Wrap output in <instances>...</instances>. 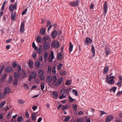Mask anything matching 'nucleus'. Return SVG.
Wrapping results in <instances>:
<instances>
[{"instance_id": "obj_32", "label": "nucleus", "mask_w": 122, "mask_h": 122, "mask_svg": "<svg viewBox=\"0 0 122 122\" xmlns=\"http://www.w3.org/2000/svg\"><path fill=\"white\" fill-rule=\"evenodd\" d=\"M63 80V78L62 77H60L58 80L57 81L58 85L61 84L62 83Z\"/></svg>"}, {"instance_id": "obj_47", "label": "nucleus", "mask_w": 122, "mask_h": 122, "mask_svg": "<svg viewBox=\"0 0 122 122\" xmlns=\"http://www.w3.org/2000/svg\"><path fill=\"white\" fill-rule=\"evenodd\" d=\"M49 39V37L48 36H44L43 38V40L45 42H46V41L48 40Z\"/></svg>"}, {"instance_id": "obj_50", "label": "nucleus", "mask_w": 122, "mask_h": 122, "mask_svg": "<svg viewBox=\"0 0 122 122\" xmlns=\"http://www.w3.org/2000/svg\"><path fill=\"white\" fill-rule=\"evenodd\" d=\"M71 80H67L66 83V85H69L71 84Z\"/></svg>"}, {"instance_id": "obj_40", "label": "nucleus", "mask_w": 122, "mask_h": 122, "mask_svg": "<svg viewBox=\"0 0 122 122\" xmlns=\"http://www.w3.org/2000/svg\"><path fill=\"white\" fill-rule=\"evenodd\" d=\"M51 71V67L49 65L47 70V73H50Z\"/></svg>"}, {"instance_id": "obj_55", "label": "nucleus", "mask_w": 122, "mask_h": 122, "mask_svg": "<svg viewBox=\"0 0 122 122\" xmlns=\"http://www.w3.org/2000/svg\"><path fill=\"white\" fill-rule=\"evenodd\" d=\"M68 100L70 102H72L74 100V99H73L71 96H69L68 97Z\"/></svg>"}, {"instance_id": "obj_41", "label": "nucleus", "mask_w": 122, "mask_h": 122, "mask_svg": "<svg viewBox=\"0 0 122 122\" xmlns=\"http://www.w3.org/2000/svg\"><path fill=\"white\" fill-rule=\"evenodd\" d=\"M66 73V71L64 70L61 71L60 72V74L61 76H64Z\"/></svg>"}, {"instance_id": "obj_60", "label": "nucleus", "mask_w": 122, "mask_h": 122, "mask_svg": "<svg viewBox=\"0 0 122 122\" xmlns=\"http://www.w3.org/2000/svg\"><path fill=\"white\" fill-rule=\"evenodd\" d=\"M52 72L53 74H55L56 73V67L55 66H54L53 67L52 69Z\"/></svg>"}, {"instance_id": "obj_25", "label": "nucleus", "mask_w": 122, "mask_h": 122, "mask_svg": "<svg viewBox=\"0 0 122 122\" xmlns=\"http://www.w3.org/2000/svg\"><path fill=\"white\" fill-rule=\"evenodd\" d=\"M111 51L110 49L109 48H106L105 50V53L107 56L110 54Z\"/></svg>"}, {"instance_id": "obj_16", "label": "nucleus", "mask_w": 122, "mask_h": 122, "mask_svg": "<svg viewBox=\"0 0 122 122\" xmlns=\"http://www.w3.org/2000/svg\"><path fill=\"white\" fill-rule=\"evenodd\" d=\"M13 70L12 68L10 66L7 67L5 69V71L6 72H12Z\"/></svg>"}, {"instance_id": "obj_11", "label": "nucleus", "mask_w": 122, "mask_h": 122, "mask_svg": "<svg viewBox=\"0 0 122 122\" xmlns=\"http://www.w3.org/2000/svg\"><path fill=\"white\" fill-rule=\"evenodd\" d=\"M50 43L48 42H46L44 44L43 48L45 50H47L49 49L50 47Z\"/></svg>"}, {"instance_id": "obj_63", "label": "nucleus", "mask_w": 122, "mask_h": 122, "mask_svg": "<svg viewBox=\"0 0 122 122\" xmlns=\"http://www.w3.org/2000/svg\"><path fill=\"white\" fill-rule=\"evenodd\" d=\"M17 66V64L15 62H14L12 64V66L13 68H15Z\"/></svg>"}, {"instance_id": "obj_62", "label": "nucleus", "mask_w": 122, "mask_h": 122, "mask_svg": "<svg viewBox=\"0 0 122 122\" xmlns=\"http://www.w3.org/2000/svg\"><path fill=\"white\" fill-rule=\"evenodd\" d=\"M72 108L75 110H76L77 108V107L76 104H74Z\"/></svg>"}, {"instance_id": "obj_34", "label": "nucleus", "mask_w": 122, "mask_h": 122, "mask_svg": "<svg viewBox=\"0 0 122 122\" xmlns=\"http://www.w3.org/2000/svg\"><path fill=\"white\" fill-rule=\"evenodd\" d=\"M12 76L11 75H10L9 77L8 80V81L7 83H11L12 82Z\"/></svg>"}, {"instance_id": "obj_14", "label": "nucleus", "mask_w": 122, "mask_h": 122, "mask_svg": "<svg viewBox=\"0 0 122 122\" xmlns=\"http://www.w3.org/2000/svg\"><path fill=\"white\" fill-rule=\"evenodd\" d=\"M113 117L112 115H109L106 117L105 119V122H109L112 121L113 119Z\"/></svg>"}, {"instance_id": "obj_12", "label": "nucleus", "mask_w": 122, "mask_h": 122, "mask_svg": "<svg viewBox=\"0 0 122 122\" xmlns=\"http://www.w3.org/2000/svg\"><path fill=\"white\" fill-rule=\"evenodd\" d=\"M17 6H15L14 5L11 4L9 7V10L11 13L13 12V11L14 9H17Z\"/></svg>"}, {"instance_id": "obj_61", "label": "nucleus", "mask_w": 122, "mask_h": 122, "mask_svg": "<svg viewBox=\"0 0 122 122\" xmlns=\"http://www.w3.org/2000/svg\"><path fill=\"white\" fill-rule=\"evenodd\" d=\"M21 67L19 65L18 66V67H17V70L18 72H20V71L21 70Z\"/></svg>"}, {"instance_id": "obj_31", "label": "nucleus", "mask_w": 122, "mask_h": 122, "mask_svg": "<svg viewBox=\"0 0 122 122\" xmlns=\"http://www.w3.org/2000/svg\"><path fill=\"white\" fill-rule=\"evenodd\" d=\"M109 69L108 67H105L103 71V73L105 74L107 73L109 71Z\"/></svg>"}, {"instance_id": "obj_27", "label": "nucleus", "mask_w": 122, "mask_h": 122, "mask_svg": "<svg viewBox=\"0 0 122 122\" xmlns=\"http://www.w3.org/2000/svg\"><path fill=\"white\" fill-rule=\"evenodd\" d=\"M35 64L36 66L37 67H40V62L38 60H36L35 61Z\"/></svg>"}, {"instance_id": "obj_48", "label": "nucleus", "mask_w": 122, "mask_h": 122, "mask_svg": "<svg viewBox=\"0 0 122 122\" xmlns=\"http://www.w3.org/2000/svg\"><path fill=\"white\" fill-rule=\"evenodd\" d=\"M18 102L20 104H23L25 102L22 99H19L18 100Z\"/></svg>"}, {"instance_id": "obj_42", "label": "nucleus", "mask_w": 122, "mask_h": 122, "mask_svg": "<svg viewBox=\"0 0 122 122\" xmlns=\"http://www.w3.org/2000/svg\"><path fill=\"white\" fill-rule=\"evenodd\" d=\"M72 92L75 96H77L78 95V92L76 90L72 89Z\"/></svg>"}, {"instance_id": "obj_33", "label": "nucleus", "mask_w": 122, "mask_h": 122, "mask_svg": "<svg viewBox=\"0 0 122 122\" xmlns=\"http://www.w3.org/2000/svg\"><path fill=\"white\" fill-rule=\"evenodd\" d=\"M41 38L40 36H38L36 38V40L38 43L40 42H41Z\"/></svg>"}, {"instance_id": "obj_19", "label": "nucleus", "mask_w": 122, "mask_h": 122, "mask_svg": "<svg viewBox=\"0 0 122 122\" xmlns=\"http://www.w3.org/2000/svg\"><path fill=\"white\" fill-rule=\"evenodd\" d=\"M11 18L12 20L13 21L15 20L16 19V12L11 13Z\"/></svg>"}, {"instance_id": "obj_44", "label": "nucleus", "mask_w": 122, "mask_h": 122, "mask_svg": "<svg viewBox=\"0 0 122 122\" xmlns=\"http://www.w3.org/2000/svg\"><path fill=\"white\" fill-rule=\"evenodd\" d=\"M6 3V0H5L3 4H2L1 7V10H3L4 9V7Z\"/></svg>"}, {"instance_id": "obj_28", "label": "nucleus", "mask_w": 122, "mask_h": 122, "mask_svg": "<svg viewBox=\"0 0 122 122\" xmlns=\"http://www.w3.org/2000/svg\"><path fill=\"white\" fill-rule=\"evenodd\" d=\"M46 30V29L44 28H42L40 31L41 34L42 35H44L45 33Z\"/></svg>"}, {"instance_id": "obj_21", "label": "nucleus", "mask_w": 122, "mask_h": 122, "mask_svg": "<svg viewBox=\"0 0 122 122\" xmlns=\"http://www.w3.org/2000/svg\"><path fill=\"white\" fill-rule=\"evenodd\" d=\"M53 38H56L57 35V32L56 30H54L52 32L51 34Z\"/></svg>"}, {"instance_id": "obj_36", "label": "nucleus", "mask_w": 122, "mask_h": 122, "mask_svg": "<svg viewBox=\"0 0 122 122\" xmlns=\"http://www.w3.org/2000/svg\"><path fill=\"white\" fill-rule=\"evenodd\" d=\"M36 114L34 113L32 114L31 115L32 119L33 121H35L36 119Z\"/></svg>"}, {"instance_id": "obj_6", "label": "nucleus", "mask_w": 122, "mask_h": 122, "mask_svg": "<svg viewBox=\"0 0 122 122\" xmlns=\"http://www.w3.org/2000/svg\"><path fill=\"white\" fill-rule=\"evenodd\" d=\"M52 80V77L51 76H49L46 78V81L50 86H52V84L51 83Z\"/></svg>"}, {"instance_id": "obj_29", "label": "nucleus", "mask_w": 122, "mask_h": 122, "mask_svg": "<svg viewBox=\"0 0 122 122\" xmlns=\"http://www.w3.org/2000/svg\"><path fill=\"white\" fill-rule=\"evenodd\" d=\"M28 64L30 67V68H32L33 67V63L32 60H30Z\"/></svg>"}, {"instance_id": "obj_38", "label": "nucleus", "mask_w": 122, "mask_h": 122, "mask_svg": "<svg viewBox=\"0 0 122 122\" xmlns=\"http://www.w3.org/2000/svg\"><path fill=\"white\" fill-rule=\"evenodd\" d=\"M4 67L5 66L4 65L0 66V74L2 73V71L4 69Z\"/></svg>"}, {"instance_id": "obj_37", "label": "nucleus", "mask_w": 122, "mask_h": 122, "mask_svg": "<svg viewBox=\"0 0 122 122\" xmlns=\"http://www.w3.org/2000/svg\"><path fill=\"white\" fill-rule=\"evenodd\" d=\"M7 76V74L6 73H4V75H2L1 78V80L3 81L5 79Z\"/></svg>"}, {"instance_id": "obj_5", "label": "nucleus", "mask_w": 122, "mask_h": 122, "mask_svg": "<svg viewBox=\"0 0 122 122\" xmlns=\"http://www.w3.org/2000/svg\"><path fill=\"white\" fill-rule=\"evenodd\" d=\"M37 75L36 72L35 71L32 72L30 73V76L29 78V81H31L32 79H35Z\"/></svg>"}, {"instance_id": "obj_51", "label": "nucleus", "mask_w": 122, "mask_h": 122, "mask_svg": "<svg viewBox=\"0 0 122 122\" xmlns=\"http://www.w3.org/2000/svg\"><path fill=\"white\" fill-rule=\"evenodd\" d=\"M18 81L17 80L15 79L13 81V85L17 86L18 85Z\"/></svg>"}, {"instance_id": "obj_20", "label": "nucleus", "mask_w": 122, "mask_h": 122, "mask_svg": "<svg viewBox=\"0 0 122 122\" xmlns=\"http://www.w3.org/2000/svg\"><path fill=\"white\" fill-rule=\"evenodd\" d=\"M91 51L93 54L92 57H93L95 56V49L94 46L92 45L91 46Z\"/></svg>"}, {"instance_id": "obj_49", "label": "nucleus", "mask_w": 122, "mask_h": 122, "mask_svg": "<svg viewBox=\"0 0 122 122\" xmlns=\"http://www.w3.org/2000/svg\"><path fill=\"white\" fill-rule=\"evenodd\" d=\"M6 102L5 101H3L1 102L0 104V108H2L3 107L5 104Z\"/></svg>"}, {"instance_id": "obj_52", "label": "nucleus", "mask_w": 122, "mask_h": 122, "mask_svg": "<svg viewBox=\"0 0 122 122\" xmlns=\"http://www.w3.org/2000/svg\"><path fill=\"white\" fill-rule=\"evenodd\" d=\"M22 74H23V76H22V78H24V77H27V75L26 74L25 72L23 70L22 72Z\"/></svg>"}, {"instance_id": "obj_10", "label": "nucleus", "mask_w": 122, "mask_h": 122, "mask_svg": "<svg viewBox=\"0 0 122 122\" xmlns=\"http://www.w3.org/2000/svg\"><path fill=\"white\" fill-rule=\"evenodd\" d=\"M53 85L56 86L58 85V83H57V77L56 76H54L53 77Z\"/></svg>"}, {"instance_id": "obj_59", "label": "nucleus", "mask_w": 122, "mask_h": 122, "mask_svg": "<svg viewBox=\"0 0 122 122\" xmlns=\"http://www.w3.org/2000/svg\"><path fill=\"white\" fill-rule=\"evenodd\" d=\"M5 96V95L4 94L0 92V99L2 98Z\"/></svg>"}, {"instance_id": "obj_2", "label": "nucleus", "mask_w": 122, "mask_h": 122, "mask_svg": "<svg viewBox=\"0 0 122 122\" xmlns=\"http://www.w3.org/2000/svg\"><path fill=\"white\" fill-rule=\"evenodd\" d=\"M38 75L40 79L41 80H44L45 79V76L44 72L41 70H39L38 71Z\"/></svg>"}, {"instance_id": "obj_39", "label": "nucleus", "mask_w": 122, "mask_h": 122, "mask_svg": "<svg viewBox=\"0 0 122 122\" xmlns=\"http://www.w3.org/2000/svg\"><path fill=\"white\" fill-rule=\"evenodd\" d=\"M117 87H113L110 89V91L111 92H115L116 90Z\"/></svg>"}, {"instance_id": "obj_24", "label": "nucleus", "mask_w": 122, "mask_h": 122, "mask_svg": "<svg viewBox=\"0 0 122 122\" xmlns=\"http://www.w3.org/2000/svg\"><path fill=\"white\" fill-rule=\"evenodd\" d=\"M63 57V55L60 52L57 54V58L58 60L62 59Z\"/></svg>"}, {"instance_id": "obj_15", "label": "nucleus", "mask_w": 122, "mask_h": 122, "mask_svg": "<svg viewBox=\"0 0 122 122\" xmlns=\"http://www.w3.org/2000/svg\"><path fill=\"white\" fill-rule=\"evenodd\" d=\"M92 42V40L89 37H86L85 42V45L88 46L89 44H91Z\"/></svg>"}, {"instance_id": "obj_30", "label": "nucleus", "mask_w": 122, "mask_h": 122, "mask_svg": "<svg viewBox=\"0 0 122 122\" xmlns=\"http://www.w3.org/2000/svg\"><path fill=\"white\" fill-rule=\"evenodd\" d=\"M23 118L22 116H20L18 117L17 118V121L18 122H22L23 120Z\"/></svg>"}, {"instance_id": "obj_7", "label": "nucleus", "mask_w": 122, "mask_h": 122, "mask_svg": "<svg viewBox=\"0 0 122 122\" xmlns=\"http://www.w3.org/2000/svg\"><path fill=\"white\" fill-rule=\"evenodd\" d=\"M25 25L24 21H22L21 23L20 28V32L21 33H23L25 31Z\"/></svg>"}, {"instance_id": "obj_64", "label": "nucleus", "mask_w": 122, "mask_h": 122, "mask_svg": "<svg viewBox=\"0 0 122 122\" xmlns=\"http://www.w3.org/2000/svg\"><path fill=\"white\" fill-rule=\"evenodd\" d=\"M9 109V107H7L5 108H3V110L5 112H6Z\"/></svg>"}, {"instance_id": "obj_58", "label": "nucleus", "mask_w": 122, "mask_h": 122, "mask_svg": "<svg viewBox=\"0 0 122 122\" xmlns=\"http://www.w3.org/2000/svg\"><path fill=\"white\" fill-rule=\"evenodd\" d=\"M117 85L119 87H121L122 86V83L121 81H118L117 83Z\"/></svg>"}, {"instance_id": "obj_56", "label": "nucleus", "mask_w": 122, "mask_h": 122, "mask_svg": "<svg viewBox=\"0 0 122 122\" xmlns=\"http://www.w3.org/2000/svg\"><path fill=\"white\" fill-rule=\"evenodd\" d=\"M34 59H35L37 57V53L36 52H34L32 55Z\"/></svg>"}, {"instance_id": "obj_46", "label": "nucleus", "mask_w": 122, "mask_h": 122, "mask_svg": "<svg viewBox=\"0 0 122 122\" xmlns=\"http://www.w3.org/2000/svg\"><path fill=\"white\" fill-rule=\"evenodd\" d=\"M41 87L42 90L43 91L45 88V84L44 82H42L41 83Z\"/></svg>"}, {"instance_id": "obj_3", "label": "nucleus", "mask_w": 122, "mask_h": 122, "mask_svg": "<svg viewBox=\"0 0 122 122\" xmlns=\"http://www.w3.org/2000/svg\"><path fill=\"white\" fill-rule=\"evenodd\" d=\"M107 82L108 84H113L114 81H113L114 79L115 78V77L113 76H111L110 77H106Z\"/></svg>"}, {"instance_id": "obj_54", "label": "nucleus", "mask_w": 122, "mask_h": 122, "mask_svg": "<svg viewBox=\"0 0 122 122\" xmlns=\"http://www.w3.org/2000/svg\"><path fill=\"white\" fill-rule=\"evenodd\" d=\"M32 46L35 50H37V49L38 47L36 46L34 42L32 43Z\"/></svg>"}, {"instance_id": "obj_18", "label": "nucleus", "mask_w": 122, "mask_h": 122, "mask_svg": "<svg viewBox=\"0 0 122 122\" xmlns=\"http://www.w3.org/2000/svg\"><path fill=\"white\" fill-rule=\"evenodd\" d=\"M14 77L16 79H18L19 76L21 75V74H20V72H15L14 74Z\"/></svg>"}, {"instance_id": "obj_8", "label": "nucleus", "mask_w": 122, "mask_h": 122, "mask_svg": "<svg viewBox=\"0 0 122 122\" xmlns=\"http://www.w3.org/2000/svg\"><path fill=\"white\" fill-rule=\"evenodd\" d=\"M54 55L53 52L52 51L51 53L49 54L48 57V59L49 61L51 62L53 61V60L54 58Z\"/></svg>"}, {"instance_id": "obj_13", "label": "nucleus", "mask_w": 122, "mask_h": 122, "mask_svg": "<svg viewBox=\"0 0 122 122\" xmlns=\"http://www.w3.org/2000/svg\"><path fill=\"white\" fill-rule=\"evenodd\" d=\"M103 9L104 13V15H105L107 10V1H105L103 4Z\"/></svg>"}, {"instance_id": "obj_57", "label": "nucleus", "mask_w": 122, "mask_h": 122, "mask_svg": "<svg viewBox=\"0 0 122 122\" xmlns=\"http://www.w3.org/2000/svg\"><path fill=\"white\" fill-rule=\"evenodd\" d=\"M44 57H45V58L46 59H45L46 61V60L48 56V53L47 52L44 53Z\"/></svg>"}, {"instance_id": "obj_35", "label": "nucleus", "mask_w": 122, "mask_h": 122, "mask_svg": "<svg viewBox=\"0 0 122 122\" xmlns=\"http://www.w3.org/2000/svg\"><path fill=\"white\" fill-rule=\"evenodd\" d=\"M68 107V106L67 105H63L62 107V110H66L67 109Z\"/></svg>"}, {"instance_id": "obj_45", "label": "nucleus", "mask_w": 122, "mask_h": 122, "mask_svg": "<svg viewBox=\"0 0 122 122\" xmlns=\"http://www.w3.org/2000/svg\"><path fill=\"white\" fill-rule=\"evenodd\" d=\"M62 66V64L61 63H60L58 65L57 67V69L58 70H60Z\"/></svg>"}, {"instance_id": "obj_9", "label": "nucleus", "mask_w": 122, "mask_h": 122, "mask_svg": "<svg viewBox=\"0 0 122 122\" xmlns=\"http://www.w3.org/2000/svg\"><path fill=\"white\" fill-rule=\"evenodd\" d=\"M59 46V43L57 41H54L51 44L52 46L55 48H58Z\"/></svg>"}, {"instance_id": "obj_26", "label": "nucleus", "mask_w": 122, "mask_h": 122, "mask_svg": "<svg viewBox=\"0 0 122 122\" xmlns=\"http://www.w3.org/2000/svg\"><path fill=\"white\" fill-rule=\"evenodd\" d=\"M52 95L54 98H56L58 96V92L57 91L52 92Z\"/></svg>"}, {"instance_id": "obj_1", "label": "nucleus", "mask_w": 122, "mask_h": 122, "mask_svg": "<svg viewBox=\"0 0 122 122\" xmlns=\"http://www.w3.org/2000/svg\"><path fill=\"white\" fill-rule=\"evenodd\" d=\"M71 89V88H69L67 89L62 88L61 90L62 94L61 96L59 97V98L61 99L62 98H65L66 97L67 94L69 92V91Z\"/></svg>"}, {"instance_id": "obj_43", "label": "nucleus", "mask_w": 122, "mask_h": 122, "mask_svg": "<svg viewBox=\"0 0 122 122\" xmlns=\"http://www.w3.org/2000/svg\"><path fill=\"white\" fill-rule=\"evenodd\" d=\"M12 113V112L11 111H10L9 112L8 114L7 115L6 117L7 118H8V119H9L11 115V114Z\"/></svg>"}, {"instance_id": "obj_53", "label": "nucleus", "mask_w": 122, "mask_h": 122, "mask_svg": "<svg viewBox=\"0 0 122 122\" xmlns=\"http://www.w3.org/2000/svg\"><path fill=\"white\" fill-rule=\"evenodd\" d=\"M70 119V117L67 116L65 118L64 121L65 122H67Z\"/></svg>"}, {"instance_id": "obj_4", "label": "nucleus", "mask_w": 122, "mask_h": 122, "mask_svg": "<svg viewBox=\"0 0 122 122\" xmlns=\"http://www.w3.org/2000/svg\"><path fill=\"white\" fill-rule=\"evenodd\" d=\"M80 0H77L75 1H71L69 3V5L72 7H77L79 5Z\"/></svg>"}, {"instance_id": "obj_23", "label": "nucleus", "mask_w": 122, "mask_h": 122, "mask_svg": "<svg viewBox=\"0 0 122 122\" xmlns=\"http://www.w3.org/2000/svg\"><path fill=\"white\" fill-rule=\"evenodd\" d=\"M73 47V46L71 42L69 43V52L71 53L72 51Z\"/></svg>"}, {"instance_id": "obj_22", "label": "nucleus", "mask_w": 122, "mask_h": 122, "mask_svg": "<svg viewBox=\"0 0 122 122\" xmlns=\"http://www.w3.org/2000/svg\"><path fill=\"white\" fill-rule=\"evenodd\" d=\"M37 51L38 54L41 53L43 50L42 46L41 45L38 48H37Z\"/></svg>"}, {"instance_id": "obj_17", "label": "nucleus", "mask_w": 122, "mask_h": 122, "mask_svg": "<svg viewBox=\"0 0 122 122\" xmlns=\"http://www.w3.org/2000/svg\"><path fill=\"white\" fill-rule=\"evenodd\" d=\"M10 89L9 88L7 87L5 88L3 92V94H4L5 95L10 93Z\"/></svg>"}]
</instances>
